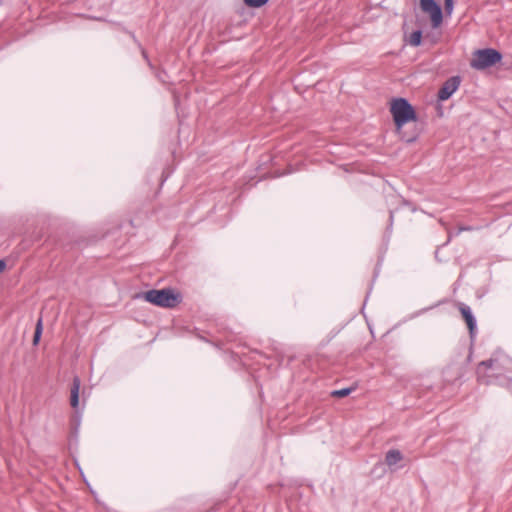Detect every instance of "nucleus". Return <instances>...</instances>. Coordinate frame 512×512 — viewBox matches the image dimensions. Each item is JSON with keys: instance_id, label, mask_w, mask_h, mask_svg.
I'll use <instances>...</instances> for the list:
<instances>
[{"instance_id": "obj_12", "label": "nucleus", "mask_w": 512, "mask_h": 512, "mask_svg": "<svg viewBox=\"0 0 512 512\" xmlns=\"http://www.w3.org/2000/svg\"><path fill=\"white\" fill-rule=\"evenodd\" d=\"M478 229V227L474 226H459L455 232L448 233V241H450L452 237L458 236L463 231H474Z\"/></svg>"}, {"instance_id": "obj_1", "label": "nucleus", "mask_w": 512, "mask_h": 512, "mask_svg": "<svg viewBox=\"0 0 512 512\" xmlns=\"http://www.w3.org/2000/svg\"><path fill=\"white\" fill-rule=\"evenodd\" d=\"M390 112L396 126L397 133L402 140L407 143L414 142L418 137V132L407 133L403 130L404 125L417 121V114L414 107L406 98H395L392 100Z\"/></svg>"}, {"instance_id": "obj_19", "label": "nucleus", "mask_w": 512, "mask_h": 512, "mask_svg": "<svg viewBox=\"0 0 512 512\" xmlns=\"http://www.w3.org/2000/svg\"><path fill=\"white\" fill-rule=\"evenodd\" d=\"M390 220L391 221L393 220V213L392 212L390 213Z\"/></svg>"}, {"instance_id": "obj_18", "label": "nucleus", "mask_w": 512, "mask_h": 512, "mask_svg": "<svg viewBox=\"0 0 512 512\" xmlns=\"http://www.w3.org/2000/svg\"><path fill=\"white\" fill-rule=\"evenodd\" d=\"M142 54H143V58H147V55L144 50L142 51Z\"/></svg>"}, {"instance_id": "obj_7", "label": "nucleus", "mask_w": 512, "mask_h": 512, "mask_svg": "<svg viewBox=\"0 0 512 512\" xmlns=\"http://www.w3.org/2000/svg\"><path fill=\"white\" fill-rule=\"evenodd\" d=\"M457 308L467 324L470 336L473 337L477 330V321L471 311V308L462 302L457 303Z\"/></svg>"}, {"instance_id": "obj_3", "label": "nucleus", "mask_w": 512, "mask_h": 512, "mask_svg": "<svg viewBox=\"0 0 512 512\" xmlns=\"http://www.w3.org/2000/svg\"><path fill=\"white\" fill-rule=\"evenodd\" d=\"M143 299L155 306L174 308L182 302V295L172 288L151 289L143 293Z\"/></svg>"}, {"instance_id": "obj_4", "label": "nucleus", "mask_w": 512, "mask_h": 512, "mask_svg": "<svg viewBox=\"0 0 512 512\" xmlns=\"http://www.w3.org/2000/svg\"><path fill=\"white\" fill-rule=\"evenodd\" d=\"M502 58V54L496 49H479L474 52L470 66L476 70H483L501 62Z\"/></svg>"}, {"instance_id": "obj_14", "label": "nucleus", "mask_w": 512, "mask_h": 512, "mask_svg": "<svg viewBox=\"0 0 512 512\" xmlns=\"http://www.w3.org/2000/svg\"><path fill=\"white\" fill-rule=\"evenodd\" d=\"M269 0H243V2L251 8H260L268 3Z\"/></svg>"}, {"instance_id": "obj_10", "label": "nucleus", "mask_w": 512, "mask_h": 512, "mask_svg": "<svg viewBox=\"0 0 512 512\" xmlns=\"http://www.w3.org/2000/svg\"><path fill=\"white\" fill-rule=\"evenodd\" d=\"M408 42L411 46H414V47L420 46L422 43V31L416 30V31L412 32L409 37Z\"/></svg>"}, {"instance_id": "obj_8", "label": "nucleus", "mask_w": 512, "mask_h": 512, "mask_svg": "<svg viewBox=\"0 0 512 512\" xmlns=\"http://www.w3.org/2000/svg\"><path fill=\"white\" fill-rule=\"evenodd\" d=\"M81 381L78 376H75L72 380L71 391H70V405L76 409L79 405V391Z\"/></svg>"}, {"instance_id": "obj_6", "label": "nucleus", "mask_w": 512, "mask_h": 512, "mask_svg": "<svg viewBox=\"0 0 512 512\" xmlns=\"http://www.w3.org/2000/svg\"><path fill=\"white\" fill-rule=\"evenodd\" d=\"M461 79L459 76L448 78L440 87L437 97L440 101L448 100L453 93L459 88Z\"/></svg>"}, {"instance_id": "obj_9", "label": "nucleus", "mask_w": 512, "mask_h": 512, "mask_svg": "<svg viewBox=\"0 0 512 512\" xmlns=\"http://www.w3.org/2000/svg\"><path fill=\"white\" fill-rule=\"evenodd\" d=\"M402 460L403 454L398 449H390L385 455V463L390 468H392Z\"/></svg>"}, {"instance_id": "obj_17", "label": "nucleus", "mask_w": 512, "mask_h": 512, "mask_svg": "<svg viewBox=\"0 0 512 512\" xmlns=\"http://www.w3.org/2000/svg\"><path fill=\"white\" fill-rule=\"evenodd\" d=\"M129 34H130L131 38H132L135 42H137V39H136L135 34H134V33H132V32H130Z\"/></svg>"}, {"instance_id": "obj_11", "label": "nucleus", "mask_w": 512, "mask_h": 512, "mask_svg": "<svg viewBox=\"0 0 512 512\" xmlns=\"http://www.w3.org/2000/svg\"><path fill=\"white\" fill-rule=\"evenodd\" d=\"M42 331H43L42 318H39L36 323V327H35V331H34V335H33V345H37L39 343V341L41 339Z\"/></svg>"}, {"instance_id": "obj_2", "label": "nucleus", "mask_w": 512, "mask_h": 512, "mask_svg": "<svg viewBox=\"0 0 512 512\" xmlns=\"http://www.w3.org/2000/svg\"><path fill=\"white\" fill-rule=\"evenodd\" d=\"M509 359L502 353H496L491 358L481 361L476 369L477 379L483 384H491L495 381L508 378Z\"/></svg>"}, {"instance_id": "obj_16", "label": "nucleus", "mask_w": 512, "mask_h": 512, "mask_svg": "<svg viewBox=\"0 0 512 512\" xmlns=\"http://www.w3.org/2000/svg\"><path fill=\"white\" fill-rule=\"evenodd\" d=\"M6 268L5 260L0 259V273L3 272Z\"/></svg>"}, {"instance_id": "obj_15", "label": "nucleus", "mask_w": 512, "mask_h": 512, "mask_svg": "<svg viewBox=\"0 0 512 512\" xmlns=\"http://www.w3.org/2000/svg\"><path fill=\"white\" fill-rule=\"evenodd\" d=\"M444 8L448 15H450L454 8V0H444Z\"/></svg>"}, {"instance_id": "obj_5", "label": "nucleus", "mask_w": 512, "mask_h": 512, "mask_svg": "<svg viewBox=\"0 0 512 512\" xmlns=\"http://www.w3.org/2000/svg\"><path fill=\"white\" fill-rule=\"evenodd\" d=\"M419 5L424 13L430 15L432 27L438 28L443 21L441 6L435 0H420Z\"/></svg>"}, {"instance_id": "obj_13", "label": "nucleus", "mask_w": 512, "mask_h": 512, "mask_svg": "<svg viewBox=\"0 0 512 512\" xmlns=\"http://www.w3.org/2000/svg\"><path fill=\"white\" fill-rule=\"evenodd\" d=\"M353 390H354V388H350V387L342 388L339 390H334L331 392V396L336 397V398H343V397L348 396Z\"/></svg>"}]
</instances>
